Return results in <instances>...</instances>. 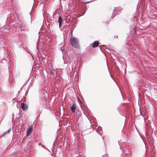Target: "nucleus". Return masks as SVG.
<instances>
[{"instance_id":"f257e3e1","label":"nucleus","mask_w":157,"mask_h":157,"mask_svg":"<svg viewBox=\"0 0 157 157\" xmlns=\"http://www.w3.org/2000/svg\"><path fill=\"white\" fill-rule=\"evenodd\" d=\"M70 42L71 45L76 48L79 47L78 42V39L74 37H71L70 40Z\"/></svg>"},{"instance_id":"f03ea898","label":"nucleus","mask_w":157,"mask_h":157,"mask_svg":"<svg viewBox=\"0 0 157 157\" xmlns=\"http://www.w3.org/2000/svg\"><path fill=\"white\" fill-rule=\"evenodd\" d=\"M33 129V126L32 125H30L29 128L27 129V132H26V136H29L32 132V131Z\"/></svg>"},{"instance_id":"7ed1b4c3","label":"nucleus","mask_w":157,"mask_h":157,"mask_svg":"<svg viewBox=\"0 0 157 157\" xmlns=\"http://www.w3.org/2000/svg\"><path fill=\"white\" fill-rule=\"evenodd\" d=\"M21 107L22 109L24 111H26L28 109L27 105L24 103H21Z\"/></svg>"},{"instance_id":"20e7f679","label":"nucleus","mask_w":157,"mask_h":157,"mask_svg":"<svg viewBox=\"0 0 157 157\" xmlns=\"http://www.w3.org/2000/svg\"><path fill=\"white\" fill-rule=\"evenodd\" d=\"M76 108V106L75 104H72L71 105V110L73 113H75V112Z\"/></svg>"},{"instance_id":"39448f33","label":"nucleus","mask_w":157,"mask_h":157,"mask_svg":"<svg viewBox=\"0 0 157 157\" xmlns=\"http://www.w3.org/2000/svg\"><path fill=\"white\" fill-rule=\"evenodd\" d=\"M99 44V42L98 41H94L93 43L92 44V46L93 48H95L98 46Z\"/></svg>"},{"instance_id":"423d86ee","label":"nucleus","mask_w":157,"mask_h":157,"mask_svg":"<svg viewBox=\"0 0 157 157\" xmlns=\"http://www.w3.org/2000/svg\"><path fill=\"white\" fill-rule=\"evenodd\" d=\"M62 19L61 17H59L58 19V22L59 23V26L60 27L61 25V24L62 23Z\"/></svg>"}]
</instances>
